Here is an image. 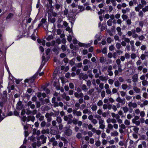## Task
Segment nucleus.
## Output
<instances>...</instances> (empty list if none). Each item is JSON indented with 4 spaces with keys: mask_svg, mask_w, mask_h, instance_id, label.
Listing matches in <instances>:
<instances>
[{
    "mask_svg": "<svg viewBox=\"0 0 148 148\" xmlns=\"http://www.w3.org/2000/svg\"><path fill=\"white\" fill-rule=\"evenodd\" d=\"M138 38L139 40L140 41L144 40L145 38V37L143 35L139 36L137 34H134L133 38L136 39Z\"/></svg>",
    "mask_w": 148,
    "mask_h": 148,
    "instance_id": "1",
    "label": "nucleus"
},
{
    "mask_svg": "<svg viewBox=\"0 0 148 148\" xmlns=\"http://www.w3.org/2000/svg\"><path fill=\"white\" fill-rule=\"evenodd\" d=\"M46 59L45 56H42V64L40 66L38 70V71H40L43 66L45 65V62H46Z\"/></svg>",
    "mask_w": 148,
    "mask_h": 148,
    "instance_id": "2",
    "label": "nucleus"
},
{
    "mask_svg": "<svg viewBox=\"0 0 148 148\" xmlns=\"http://www.w3.org/2000/svg\"><path fill=\"white\" fill-rule=\"evenodd\" d=\"M35 78L36 77L35 76V75H34L29 79H26L25 80V83L28 82L32 83L34 82Z\"/></svg>",
    "mask_w": 148,
    "mask_h": 148,
    "instance_id": "3",
    "label": "nucleus"
},
{
    "mask_svg": "<svg viewBox=\"0 0 148 148\" xmlns=\"http://www.w3.org/2000/svg\"><path fill=\"white\" fill-rule=\"evenodd\" d=\"M46 139H47V137H45V136L43 135H42L40 136L38 138V140H42V144H44L45 143H46Z\"/></svg>",
    "mask_w": 148,
    "mask_h": 148,
    "instance_id": "4",
    "label": "nucleus"
},
{
    "mask_svg": "<svg viewBox=\"0 0 148 148\" xmlns=\"http://www.w3.org/2000/svg\"><path fill=\"white\" fill-rule=\"evenodd\" d=\"M135 86L133 87V90L136 93H140L141 90L140 89L136 86V84H134Z\"/></svg>",
    "mask_w": 148,
    "mask_h": 148,
    "instance_id": "5",
    "label": "nucleus"
},
{
    "mask_svg": "<svg viewBox=\"0 0 148 148\" xmlns=\"http://www.w3.org/2000/svg\"><path fill=\"white\" fill-rule=\"evenodd\" d=\"M116 101L124 105L125 103V99L124 98L122 99L120 97H118L116 99Z\"/></svg>",
    "mask_w": 148,
    "mask_h": 148,
    "instance_id": "6",
    "label": "nucleus"
},
{
    "mask_svg": "<svg viewBox=\"0 0 148 148\" xmlns=\"http://www.w3.org/2000/svg\"><path fill=\"white\" fill-rule=\"evenodd\" d=\"M127 33L128 36H132L133 38L134 34H137L135 33V29H132L131 31H128Z\"/></svg>",
    "mask_w": 148,
    "mask_h": 148,
    "instance_id": "7",
    "label": "nucleus"
},
{
    "mask_svg": "<svg viewBox=\"0 0 148 148\" xmlns=\"http://www.w3.org/2000/svg\"><path fill=\"white\" fill-rule=\"evenodd\" d=\"M73 115H76L77 116H81L82 115V112L80 111H77L75 110H74L73 111Z\"/></svg>",
    "mask_w": 148,
    "mask_h": 148,
    "instance_id": "8",
    "label": "nucleus"
},
{
    "mask_svg": "<svg viewBox=\"0 0 148 148\" xmlns=\"http://www.w3.org/2000/svg\"><path fill=\"white\" fill-rule=\"evenodd\" d=\"M148 56V51H145L144 54H142L140 57L141 60H144L145 57Z\"/></svg>",
    "mask_w": 148,
    "mask_h": 148,
    "instance_id": "9",
    "label": "nucleus"
},
{
    "mask_svg": "<svg viewBox=\"0 0 148 148\" xmlns=\"http://www.w3.org/2000/svg\"><path fill=\"white\" fill-rule=\"evenodd\" d=\"M112 69V67L111 66H109L108 69V75L110 76H112L113 74V72L111 71Z\"/></svg>",
    "mask_w": 148,
    "mask_h": 148,
    "instance_id": "10",
    "label": "nucleus"
},
{
    "mask_svg": "<svg viewBox=\"0 0 148 148\" xmlns=\"http://www.w3.org/2000/svg\"><path fill=\"white\" fill-rule=\"evenodd\" d=\"M132 81L134 83L137 82L138 80V76L137 74H136L132 77Z\"/></svg>",
    "mask_w": 148,
    "mask_h": 148,
    "instance_id": "11",
    "label": "nucleus"
},
{
    "mask_svg": "<svg viewBox=\"0 0 148 148\" xmlns=\"http://www.w3.org/2000/svg\"><path fill=\"white\" fill-rule=\"evenodd\" d=\"M74 95L77 98H79L80 97H82L83 96L84 94L82 92L78 93L76 92L74 93Z\"/></svg>",
    "mask_w": 148,
    "mask_h": 148,
    "instance_id": "12",
    "label": "nucleus"
},
{
    "mask_svg": "<svg viewBox=\"0 0 148 148\" xmlns=\"http://www.w3.org/2000/svg\"><path fill=\"white\" fill-rule=\"evenodd\" d=\"M23 105L22 104V103L21 101H19L17 104L16 106V109L19 110H20L23 108Z\"/></svg>",
    "mask_w": 148,
    "mask_h": 148,
    "instance_id": "13",
    "label": "nucleus"
},
{
    "mask_svg": "<svg viewBox=\"0 0 148 148\" xmlns=\"http://www.w3.org/2000/svg\"><path fill=\"white\" fill-rule=\"evenodd\" d=\"M56 98L55 97H53L52 99V102L54 104V107H56L58 106V103L56 101Z\"/></svg>",
    "mask_w": 148,
    "mask_h": 148,
    "instance_id": "14",
    "label": "nucleus"
},
{
    "mask_svg": "<svg viewBox=\"0 0 148 148\" xmlns=\"http://www.w3.org/2000/svg\"><path fill=\"white\" fill-rule=\"evenodd\" d=\"M119 133L116 131H115L111 132L110 133V135L111 136H118Z\"/></svg>",
    "mask_w": 148,
    "mask_h": 148,
    "instance_id": "15",
    "label": "nucleus"
},
{
    "mask_svg": "<svg viewBox=\"0 0 148 148\" xmlns=\"http://www.w3.org/2000/svg\"><path fill=\"white\" fill-rule=\"evenodd\" d=\"M78 44L80 46H83L87 48H88L90 46V45L89 44H85L79 42Z\"/></svg>",
    "mask_w": 148,
    "mask_h": 148,
    "instance_id": "16",
    "label": "nucleus"
},
{
    "mask_svg": "<svg viewBox=\"0 0 148 148\" xmlns=\"http://www.w3.org/2000/svg\"><path fill=\"white\" fill-rule=\"evenodd\" d=\"M35 120V117L33 116H29L27 118V121H31L32 122H34Z\"/></svg>",
    "mask_w": 148,
    "mask_h": 148,
    "instance_id": "17",
    "label": "nucleus"
},
{
    "mask_svg": "<svg viewBox=\"0 0 148 148\" xmlns=\"http://www.w3.org/2000/svg\"><path fill=\"white\" fill-rule=\"evenodd\" d=\"M72 133V132L71 130L70 129H67L66 132L65 134L67 136H70Z\"/></svg>",
    "mask_w": 148,
    "mask_h": 148,
    "instance_id": "18",
    "label": "nucleus"
},
{
    "mask_svg": "<svg viewBox=\"0 0 148 148\" xmlns=\"http://www.w3.org/2000/svg\"><path fill=\"white\" fill-rule=\"evenodd\" d=\"M123 39H124V41L127 43H129L130 41V39L126 37L125 35H123L122 36Z\"/></svg>",
    "mask_w": 148,
    "mask_h": 148,
    "instance_id": "19",
    "label": "nucleus"
},
{
    "mask_svg": "<svg viewBox=\"0 0 148 148\" xmlns=\"http://www.w3.org/2000/svg\"><path fill=\"white\" fill-rule=\"evenodd\" d=\"M117 31L118 32V34L119 35L121 36L122 34V33L121 32V28L119 27H117L116 29Z\"/></svg>",
    "mask_w": 148,
    "mask_h": 148,
    "instance_id": "20",
    "label": "nucleus"
},
{
    "mask_svg": "<svg viewBox=\"0 0 148 148\" xmlns=\"http://www.w3.org/2000/svg\"><path fill=\"white\" fill-rule=\"evenodd\" d=\"M41 132L42 134H48L49 133V129H47L46 130L43 129L41 131Z\"/></svg>",
    "mask_w": 148,
    "mask_h": 148,
    "instance_id": "21",
    "label": "nucleus"
},
{
    "mask_svg": "<svg viewBox=\"0 0 148 148\" xmlns=\"http://www.w3.org/2000/svg\"><path fill=\"white\" fill-rule=\"evenodd\" d=\"M45 116L47 119V122H50L52 120L51 117L46 114H45Z\"/></svg>",
    "mask_w": 148,
    "mask_h": 148,
    "instance_id": "22",
    "label": "nucleus"
},
{
    "mask_svg": "<svg viewBox=\"0 0 148 148\" xmlns=\"http://www.w3.org/2000/svg\"><path fill=\"white\" fill-rule=\"evenodd\" d=\"M130 9L128 8H126L125 9H122V12L124 14H125L127 12H128L130 11Z\"/></svg>",
    "mask_w": 148,
    "mask_h": 148,
    "instance_id": "23",
    "label": "nucleus"
},
{
    "mask_svg": "<svg viewBox=\"0 0 148 148\" xmlns=\"http://www.w3.org/2000/svg\"><path fill=\"white\" fill-rule=\"evenodd\" d=\"M142 11L144 13L148 11V5L145 6L142 8Z\"/></svg>",
    "mask_w": 148,
    "mask_h": 148,
    "instance_id": "24",
    "label": "nucleus"
},
{
    "mask_svg": "<svg viewBox=\"0 0 148 148\" xmlns=\"http://www.w3.org/2000/svg\"><path fill=\"white\" fill-rule=\"evenodd\" d=\"M81 88L85 92H86L87 88L85 84H83Z\"/></svg>",
    "mask_w": 148,
    "mask_h": 148,
    "instance_id": "25",
    "label": "nucleus"
},
{
    "mask_svg": "<svg viewBox=\"0 0 148 148\" xmlns=\"http://www.w3.org/2000/svg\"><path fill=\"white\" fill-rule=\"evenodd\" d=\"M14 15L13 14L10 13L9 14L6 18L7 19H10Z\"/></svg>",
    "mask_w": 148,
    "mask_h": 148,
    "instance_id": "26",
    "label": "nucleus"
},
{
    "mask_svg": "<svg viewBox=\"0 0 148 148\" xmlns=\"http://www.w3.org/2000/svg\"><path fill=\"white\" fill-rule=\"evenodd\" d=\"M121 87L123 90H125L128 88V86L127 84H123L122 85Z\"/></svg>",
    "mask_w": 148,
    "mask_h": 148,
    "instance_id": "27",
    "label": "nucleus"
},
{
    "mask_svg": "<svg viewBox=\"0 0 148 148\" xmlns=\"http://www.w3.org/2000/svg\"><path fill=\"white\" fill-rule=\"evenodd\" d=\"M114 84L115 87H118L120 86L121 84L118 81H116L115 82Z\"/></svg>",
    "mask_w": 148,
    "mask_h": 148,
    "instance_id": "28",
    "label": "nucleus"
},
{
    "mask_svg": "<svg viewBox=\"0 0 148 148\" xmlns=\"http://www.w3.org/2000/svg\"><path fill=\"white\" fill-rule=\"evenodd\" d=\"M56 121L58 123H60L62 121V119L60 116H58L57 117Z\"/></svg>",
    "mask_w": 148,
    "mask_h": 148,
    "instance_id": "29",
    "label": "nucleus"
},
{
    "mask_svg": "<svg viewBox=\"0 0 148 148\" xmlns=\"http://www.w3.org/2000/svg\"><path fill=\"white\" fill-rule=\"evenodd\" d=\"M144 15L143 12L142 11V10H140L139 12L138 13V16L140 17V18H142L143 17Z\"/></svg>",
    "mask_w": 148,
    "mask_h": 148,
    "instance_id": "30",
    "label": "nucleus"
},
{
    "mask_svg": "<svg viewBox=\"0 0 148 148\" xmlns=\"http://www.w3.org/2000/svg\"><path fill=\"white\" fill-rule=\"evenodd\" d=\"M135 30V32H136L137 33H139L141 32L142 29L139 27H138L136 28Z\"/></svg>",
    "mask_w": 148,
    "mask_h": 148,
    "instance_id": "31",
    "label": "nucleus"
},
{
    "mask_svg": "<svg viewBox=\"0 0 148 148\" xmlns=\"http://www.w3.org/2000/svg\"><path fill=\"white\" fill-rule=\"evenodd\" d=\"M112 21L111 19L109 20L107 22V24L109 26H110L112 25Z\"/></svg>",
    "mask_w": 148,
    "mask_h": 148,
    "instance_id": "32",
    "label": "nucleus"
},
{
    "mask_svg": "<svg viewBox=\"0 0 148 148\" xmlns=\"http://www.w3.org/2000/svg\"><path fill=\"white\" fill-rule=\"evenodd\" d=\"M99 79L100 80L102 81H104L105 80H107V79L106 78V77L102 76H101L99 77Z\"/></svg>",
    "mask_w": 148,
    "mask_h": 148,
    "instance_id": "33",
    "label": "nucleus"
},
{
    "mask_svg": "<svg viewBox=\"0 0 148 148\" xmlns=\"http://www.w3.org/2000/svg\"><path fill=\"white\" fill-rule=\"evenodd\" d=\"M141 3L144 6H146L147 4V2L145 0H141L140 1Z\"/></svg>",
    "mask_w": 148,
    "mask_h": 148,
    "instance_id": "34",
    "label": "nucleus"
},
{
    "mask_svg": "<svg viewBox=\"0 0 148 148\" xmlns=\"http://www.w3.org/2000/svg\"><path fill=\"white\" fill-rule=\"evenodd\" d=\"M130 57L132 59H135L136 57V55L135 53H132L131 54Z\"/></svg>",
    "mask_w": 148,
    "mask_h": 148,
    "instance_id": "35",
    "label": "nucleus"
},
{
    "mask_svg": "<svg viewBox=\"0 0 148 148\" xmlns=\"http://www.w3.org/2000/svg\"><path fill=\"white\" fill-rule=\"evenodd\" d=\"M92 110L93 111H96L97 109V107L95 105H94L91 107Z\"/></svg>",
    "mask_w": 148,
    "mask_h": 148,
    "instance_id": "36",
    "label": "nucleus"
},
{
    "mask_svg": "<svg viewBox=\"0 0 148 148\" xmlns=\"http://www.w3.org/2000/svg\"><path fill=\"white\" fill-rule=\"evenodd\" d=\"M123 111L124 113H126L128 111V108L127 106L123 107Z\"/></svg>",
    "mask_w": 148,
    "mask_h": 148,
    "instance_id": "37",
    "label": "nucleus"
},
{
    "mask_svg": "<svg viewBox=\"0 0 148 148\" xmlns=\"http://www.w3.org/2000/svg\"><path fill=\"white\" fill-rule=\"evenodd\" d=\"M104 123L103 124H101L99 125V127L100 129H104L105 127V125L104 124Z\"/></svg>",
    "mask_w": 148,
    "mask_h": 148,
    "instance_id": "38",
    "label": "nucleus"
},
{
    "mask_svg": "<svg viewBox=\"0 0 148 148\" xmlns=\"http://www.w3.org/2000/svg\"><path fill=\"white\" fill-rule=\"evenodd\" d=\"M147 80H145L143 81L142 82V84L143 85L145 86L147 84Z\"/></svg>",
    "mask_w": 148,
    "mask_h": 148,
    "instance_id": "39",
    "label": "nucleus"
},
{
    "mask_svg": "<svg viewBox=\"0 0 148 148\" xmlns=\"http://www.w3.org/2000/svg\"><path fill=\"white\" fill-rule=\"evenodd\" d=\"M124 123L126 125H130V121L127 119H126L125 120Z\"/></svg>",
    "mask_w": 148,
    "mask_h": 148,
    "instance_id": "40",
    "label": "nucleus"
},
{
    "mask_svg": "<svg viewBox=\"0 0 148 148\" xmlns=\"http://www.w3.org/2000/svg\"><path fill=\"white\" fill-rule=\"evenodd\" d=\"M106 95V93L104 90H102L101 92V96L102 97H104Z\"/></svg>",
    "mask_w": 148,
    "mask_h": 148,
    "instance_id": "41",
    "label": "nucleus"
},
{
    "mask_svg": "<svg viewBox=\"0 0 148 148\" xmlns=\"http://www.w3.org/2000/svg\"><path fill=\"white\" fill-rule=\"evenodd\" d=\"M107 128L111 130H112L113 128V125L111 124H109L108 125Z\"/></svg>",
    "mask_w": 148,
    "mask_h": 148,
    "instance_id": "42",
    "label": "nucleus"
},
{
    "mask_svg": "<svg viewBox=\"0 0 148 148\" xmlns=\"http://www.w3.org/2000/svg\"><path fill=\"white\" fill-rule=\"evenodd\" d=\"M101 142L99 140L97 141L95 143L96 146L97 147L101 145Z\"/></svg>",
    "mask_w": 148,
    "mask_h": 148,
    "instance_id": "43",
    "label": "nucleus"
},
{
    "mask_svg": "<svg viewBox=\"0 0 148 148\" xmlns=\"http://www.w3.org/2000/svg\"><path fill=\"white\" fill-rule=\"evenodd\" d=\"M53 36L52 35H49L47 37L46 39L48 41H49L53 38Z\"/></svg>",
    "mask_w": 148,
    "mask_h": 148,
    "instance_id": "44",
    "label": "nucleus"
},
{
    "mask_svg": "<svg viewBox=\"0 0 148 148\" xmlns=\"http://www.w3.org/2000/svg\"><path fill=\"white\" fill-rule=\"evenodd\" d=\"M108 82L109 84L112 85L114 83V80L112 79H110L108 80Z\"/></svg>",
    "mask_w": 148,
    "mask_h": 148,
    "instance_id": "45",
    "label": "nucleus"
},
{
    "mask_svg": "<svg viewBox=\"0 0 148 148\" xmlns=\"http://www.w3.org/2000/svg\"><path fill=\"white\" fill-rule=\"evenodd\" d=\"M116 119L117 120V121L119 123L121 124L122 123V121L121 119L119 118V116H118V117L116 118Z\"/></svg>",
    "mask_w": 148,
    "mask_h": 148,
    "instance_id": "46",
    "label": "nucleus"
},
{
    "mask_svg": "<svg viewBox=\"0 0 148 148\" xmlns=\"http://www.w3.org/2000/svg\"><path fill=\"white\" fill-rule=\"evenodd\" d=\"M106 92L107 95H111L112 91L110 89L106 90Z\"/></svg>",
    "mask_w": 148,
    "mask_h": 148,
    "instance_id": "47",
    "label": "nucleus"
},
{
    "mask_svg": "<svg viewBox=\"0 0 148 148\" xmlns=\"http://www.w3.org/2000/svg\"><path fill=\"white\" fill-rule=\"evenodd\" d=\"M111 116L113 117H115L116 119V118L118 117V116H119L118 114H116L115 113H111Z\"/></svg>",
    "mask_w": 148,
    "mask_h": 148,
    "instance_id": "48",
    "label": "nucleus"
},
{
    "mask_svg": "<svg viewBox=\"0 0 148 148\" xmlns=\"http://www.w3.org/2000/svg\"><path fill=\"white\" fill-rule=\"evenodd\" d=\"M135 45L136 46L138 47L141 45V42L138 41H136Z\"/></svg>",
    "mask_w": 148,
    "mask_h": 148,
    "instance_id": "49",
    "label": "nucleus"
},
{
    "mask_svg": "<svg viewBox=\"0 0 148 148\" xmlns=\"http://www.w3.org/2000/svg\"><path fill=\"white\" fill-rule=\"evenodd\" d=\"M130 43V44L132 45V48H134V40H131L129 42Z\"/></svg>",
    "mask_w": 148,
    "mask_h": 148,
    "instance_id": "50",
    "label": "nucleus"
},
{
    "mask_svg": "<svg viewBox=\"0 0 148 148\" xmlns=\"http://www.w3.org/2000/svg\"><path fill=\"white\" fill-rule=\"evenodd\" d=\"M121 67H122L121 65H118V70L119 72H121L123 71V70L121 69Z\"/></svg>",
    "mask_w": 148,
    "mask_h": 148,
    "instance_id": "51",
    "label": "nucleus"
},
{
    "mask_svg": "<svg viewBox=\"0 0 148 148\" xmlns=\"http://www.w3.org/2000/svg\"><path fill=\"white\" fill-rule=\"evenodd\" d=\"M103 104V102L101 100H100L97 103V105L98 106H100Z\"/></svg>",
    "mask_w": 148,
    "mask_h": 148,
    "instance_id": "52",
    "label": "nucleus"
},
{
    "mask_svg": "<svg viewBox=\"0 0 148 148\" xmlns=\"http://www.w3.org/2000/svg\"><path fill=\"white\" fill-rule=\"evenodd\" d=\"M53 111L55 112L54 113H53V116H56L59 115V111L56 112L54 111V110Z\"/></svg>",
    "mask_w": 148,
    "mask_h": 148,
    "instance_id": "53",
    "label": "nucleus"
},
{
    "mask_svg": "<svg viewBox=\"0 0 148 148\" xmlns=\"http://www.w3.org/2000/svg\"><path fill=\"white\" fill-rule=\"evenodd\" d=\"M134 1L135 0H131L129 2V4L130 6H132L133 5Z\"/></svg>",
    "mask_w": 148,
    "mask_h": 148,
    "instance_id": "54",
    "label": "nucleus"
},
{
    "mask_svg": "<svg viewBox=\"0 0 148 148\" xmlns=\"http://www.w3.org/2000/svg\"><path fill=\"white\" fill-rule=\"evenodd\" d=\"M116 47L117 49H119L121 47V45L120 43H117L116 45Z\"/></svg>",
    "mask_w": 148,
    "mask_h": 148,
    "instance_id": "55",
    "label": "nucleus"
},
{
    "mask_svg": "<svg viewBox=\"0 0 148 148\" xmlns=\"http://www.w3.org/2000/svg\"><path fill=\"white\" fill-rule=\"evenodd\" d=\"M46 123L45 121H42L40 124V126L42 127H44L45 126Z\"/></svg>",
    "mask_w": 148,
    "mask_h": 148,
    "instance_id": "56",
    "label": "nucleus"
},
{
    "mask_svg": "<svg viewBox=\"0 0 148 148\" xmlns=\"http://www.w3.org/2000/svg\"><path fill=\"white\" fill-rule=\"evenodd\" d=\"M120 93L121 95L123 97H124L126 95V93L124 91H121Z\"/></svg>",
    "mask_w": 148,
    "mask_h": 148,
    "instance_id": "57",
    "label": "nucleus"
},
{
    "mask_svg": "<svg viewBox=\"0 0 148 148\" xmlns=\"http://www.w3.org/2000/svg\"><path fill=\"white\" fill-rule=\"evenodd\" d=\"M88 112H91L90 111H89L87 109L84 110H83V113L86 114L88 113Z\"/></svg>",
    "mask_w": 148,
    "mask_h": 148,
    "instance_id": "58",
    "label": "nucleus"
},
{
    "mask_svg": "<svg viewBox=\"0 0 148 148\" xmlns=\"http://www.w3.org/2000/svg\"><path fill=\"white\" fill-rule=\"evenodd\" d=\"M139 130V128L137 127H135L133 129V130L136 133H137L138 132Z\"/></svg>",
    "mask_w": 148,
    "mask_h": 148,
    "instance_id": "59",
    "label": "nucleus"
},
{
    "mask_svg": "<svg viewBox=\"0 0 148 148\" xmlns=\"http://www.w3.org/2000/svg\"><path fill=\"white\" fill-rule=\"evenodd\" d=\"M142 61L140 60H139L136 62V64L137 66L140 65Z\"/></svg>",
    "mask_w": 148,
    "mask_h": 148,
    "instance_id": "60",
    "label": "nucleus"
},
{
    "mask_svg": "<svg viewBox=\"0 0 148 148\" xmlns=\"http://www.w3.org/2000/svg\"><path fill=\"white\" fill-rule=\"evenodd\" d=\"M88 78V76L86 75H82V79L84 80H85Z\"/></svg>",
    "mask_w": 148,
    "mask_h": 148,
    "instance_id": "61",
    "label": "nucleus"
},
{
    "mask_svg": "<svg viewBox=\"0 0 148 148\" xmlns=\"http://www.w3.org/2000/svg\"><path fill=\"white\" fill-rule=\"evenodd\" d=\"M61 5L58 4H56L55 5V8L57 10H59L60 8Z\"/></svg>",
    "mask_w": 148,
    "mask_h": 148,
    "instance_id": "62",
    "label": "nucleus"
},
{
    "mask_svg": "<svg viewBox=\"0 0 148 148\" xmlns=\"http://www.w3.org/2000/svg\"><path fill=\"white\" fill-rule=\"evenodd\" d=\"M125 58L127 59H129L130 56V55L127 53H126L125 54Z\"/></svg>",
    "mask_w": 148,
    "mask_h": 148,
    "instance_id": "63",
    "label": "nucleus"
},
{
    "mask_svg": "<svg viewBox=\"0 0 148 148\" xmlns=\"http://www.w3.org/2000/svg\"><path fill=\"white\" fill-rule=\"evenodd\" d=\"M91 121L93 124L95 125L97 123V121L95 119H93Z\"/></svg>",
    "mask_w": 148,
    "mask_h": 148,
    "instance_id": "64",
    "label": "nucleus"
}]
</instances>
